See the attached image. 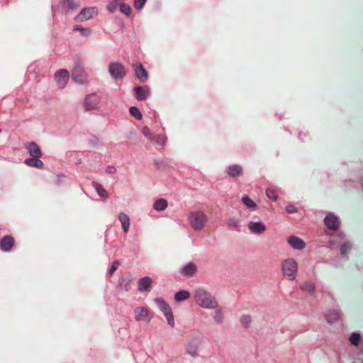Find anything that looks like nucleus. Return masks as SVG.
<instances>
[{
	"instance_id": "f257e3e1",
	"label": "nucleus",
	"mask_w": 363,
	"mask_h": 363,
	"mask_svg": "<svg viewBox=\"0 0 363 363\" xmlns=\"http://www.w3.org/2000/svg\"><path fill=\"white\" fill-rule=\"evenodd\" d=\"M194 301L200 307L206 309L217 308L218 302L207 290L202 287L196 288L193 292Z\"/></svg>"
},
{
	"instance_id": "f03ea898",
	"label": "nucleus",
	"mask_w": 363,
	"mask_h": 363,
	"mask_svg": "<svg viewBox=\"0 0 363 363\" xmlns=\"http://www.w3.org/2000/svg\"><path fill=\"white\" fill-rule=\"evenodd\" d=\"M281 272L287 280L294 281L298 270V264L294 258H288L281 262Z\"/></svg>"
},
{
	"instance_id": "7ed1b4c3",
	"label": "nucleus",
	"mask_w": 363,
	"mask_h": 363,
	"mask_svg": "<svg viewBox=\"0 0 363 363\" xmlns=\"http://www.w3.org/2000/svg\"><path fill=\"white\" fill-rule=\"evenodd\" d=\"M208 220L207 216L203 211H191L189 213L190 227L194 230H201Z\"/></svg>"
},
{
	"instance_id": "20e7f679",
	"label": "nucleus",
	"mask_w": 363,
	"mask_h": 363,
	"mask_svg": "<svg viewBox=\"0 0 363 363\" xmlns=\"http://www.w3.org/2000/svg\"><path fill=\"white\" fill-rule=\"evenodd\" d=\"M155 302L156 303L159 309L163 312V315L166 318L168 325L172 328H174V317L170 306L167 303V302L163 298H155Z\"/></svg>"
},
{
	"instance_id": "39448f33",
	"label": "nucleus",
	"mask_w": 363,
	"mask_h": 363,
	"mask_svg": "<svg viewBox=\"0 0 363 363\" xmlns=\"http://www.w3.org/2000/svg\"><path fill=\"white\" fill-rule=\"evenodd\" d=\"M111 77L117 80L125 77L126 74L125 67L120 62H112L109 65Z\"/></svg>"
},
{
	"instance_id": "423d86ee",
	"label": "nucleus",
	"mask_w": 363,
	"mask_h": 363,
	"mask_svg": "<svg viewBox=\"0 0 363 363\" xmlns=\"http://www.w3.org/2000/svg\"><path fill=\"white\" fill-rule=\"evenodd\" d=\"M135 320L136 321H143L150 323L153 317V313L151 311L145 307H137L134 310Z\"/></svg>"
},
{
	"instance_id": "0eeeda50",
	"label": "nucleus",
	"mask_w": 363,
	"mask_h": 363,
	"mask_svg": "<svg viewBox=\"0 0 363 363\" xmlns=\"http://www.w3.org/2000/svg\"><path fill=\"white\" fill-rule=\"evenodd\" d=\"M201 343V339L195 336L189 340L187 342L186 350V352L192 357H196L199 355V350Z\"/></svg>"
},
{
	"instance_id": "6e6552de",
	"label": "nucleus",
	"mask_w": 363,
	"mask_h": 363,
	"mask_svg": "<svg viewBox=\"0 0 363 363\" xmlns=\"http://www.w3.org/2000/svg\"><path fill=\"white\" fill-rule=\"evenodd\" d=\"M100 97L95 94L87 95L84 100V108L86 111L95 110L99 108Z\"/></svg>"
},
{
	"instance_id": "1a4fd4ad",
	"label": "nucleus",
	"mask_w": 363,
	"mask_h": 363,
	"mask_svg": "<svg viewBox=\"0 0 363 363\" xmlns=\"http://www.w3.org/2000/svg\"><path fill=\"white\" fill-rule=\"evenodd\" d=\"M69 79V72L65 69H61L55 72V79L60 89H62Z\"/></svg>"
},
{
	"instance_id": "9d476101",
	"label": "nucleus",
	"mask_w": 363,
	"mask_h": 363,
	"mask_svg": "<svg viewBox=\"0 0 363 363\" xmlns=\"http://www.w3.org/2000/svg\"><path fill=\"white\" fill-rule=\"evenodd\" d=\"M97 13V9L94 7L85 8L80 11V13L76 16L75 19L81 22L86 21L96 15Z\"/></svg>"
},
{
	"instance_id": "9b49d317",
	"label": "nucleus",
	"mask_w": 363,
	"mask_h": 363,
	"mask_svg": "<svg viewBox=\"0 0 363 363\" xmlns=\"http://www.w3.org/2000/svg\"><path fill=\"white\" fill-rule=\"evenodd\" d=\"M152 286V280L150 277L145 276L138 281V290L140 293L150 291Z\"/></svg>"
},
{
	"instance_id": "f8f14e48",
	"label": "nucleus",
	"mask_w": 363,
	"mask_h": 363,
	"mask_svg": "<svg viewBox=\"0 0 363 363\" xmlns=\"http://www.w3.org/2000/svg\"><path fill=\"white\" fill-rule=\"evenodd\" d=\"M248 228L250 232L254 234H261L267 230L264 223L262 221H250L248 225Z\"/></svg>"
},
{
	"instance_id": "ddd939ff",
	"label": "nucleus",
	"mask_w": 363,
	"mask_h": 363,
	"mask_svg": "<svg viewBox=\"0 0 363 363\" xmlns=\"http://www.w3.org/2000/svg\"><path fill=\"white\" fill-rule=\"evenodd\" d=\"M15 244L13 237L5 235L0 241V247L3 252H9Z\"/></svg>"
},
{
	"instance_id": "4468645a",
	"label": "nucleus",
	"mask_w": 363,
	"mask_h": 363,
	"mask_svg": "<svg viewBox=\"0 0 363 363\" xmlns=\"http://www.w3.org/2000/svg\"><path fill=\"white\" fill-rule=\"evenodd\" d=\"M197 271V267L193 262H189L184 266L180 271V274L184 277H193Z\"/></svg>"
},
{
	"instance_id": "2eb2a0df",
	"label": "nucleus",
	"mask_w": 363,
	"mask_h": 363,
	"mask_svg": "<svg viewBox=\"0 0 363 363\" xmlns=\"http://www.w3.org/2000/svg\"><path fill=\"white\" fill-rule=\"evenodd\" d=\"M325 225L329 229L335 230L337 229L339 225V221L336 216L333 214L328 215L324 219Z\"/></svg>"
},
{
	"instance_id": "dca6fc26",
	"label": "nucleus",
	"mask_w": 363,
	"mask_h": 363,
	"mask_svg": "<svg viewBox=\"0 0 363 363\" xmlns=\"http://www.w3.org/2000/svg\"><path fill=\"white\" fill-rule=\"evenodd\" d=\"M288 243L295 249L301 250L306 247V243L304 241L298 237H295V235H291L288 240Z\"/></svg>"
},
{
	"instance_id": "f3484780",
	"label": "nucleus",
	"mask_w": 363,
	"mask_h": 363,
	"mask_svg": "<svg viewBox=\"0 0 363 363\" xmlns=\"http://www.w3.org/2000/svg\"><path fill=\"white\" fill-rule=\"evenodd\" d=\"M72 79L77 83L84 84L86 80V76L81 68H75L72 72Z\"/></svg>"
},
{
	"instance_id": "a211bd4d",
	"label": "nucleus",
	"mask_w": 363,
	"mask_h": 363,
	"mask_svg": "<svg viewBox=\"0 0 363 363\" xmlns=\"http://www.w3.org/2000/svg\"><path fill=\"white\" fill-rule=\"evenodd\" d=\"M135 71L138 79L142 82L147 81L148 78L147 72L145 69L141 64H139L138 66H136Z\"/></svg>"
},
{
	"instance_id": "6ab92c4d",
	"label": "nucleus",
	"mask_w": 363,
	"mask_h": 363,
	"mask_svg": "<svg viewBox=\"0 0 363 363\" xmlns=\"http://www.w3.org/2000/svg\"><path fill=\"white\" fill-rule=\"evenodd\" d=\"M135 91V97L138 100L145 99L150 93V90L147 86H136Z\"/></svg>"
},
{
	"instance_id": "aec40b11",
	"label": "nucleus",
	"mask_w": 363,
	"mask_h": 363,
	"mask_svg": "<svg viewBox=\"0 0 363 363\" xmlns=\"http://www.w3.org/2000/svg\"><path fill=\"white\" fill-rule=\"evenodd\" d=\"M30 156L34 158H40L42 157V152L39 146L35 143H30L28 147Z\"/></svg>"
},
{
	"instance_id": "412c9836",
	"label": "nucleus",
	"mask_w": 363,
	"mask_h": 363,
	"mask_svg": "<svg viewBox=\"0 0 363 363\" xmlns=\"http://www.w3.org/2000/svg\"><path fill=\"white\" fill-rule=\"evenodd\" d=\"M227 172L230 177H238L242 176V169L241 165L233 164L228 167Z\"/></svg>"
},
{
	"instance_id": "4be33fe9",
	"label": "nucleus",
	"mask_w": 363,
	"mask_h": 363,
	"mask_svg": "<svg viewBox=\"0 0 363 363\" xmlns=\"http://www.w3.org/2000/svg\"><path fill=\"white\" fill-rule=\"evenodd\" d=\"M300 289L303 291H306L311 296H313L316 288L314 283L306 281L301 285Z\"/></svg>"
},
{
	"instance_id": "5701e85b",
	"label": "nucleus",
	"mask_w": 363,
	"mask_h": 363,
	"mask_svg": "<svg viewBox=\"0 0 363 363\" xmlns=\"http://www.w3.org/2000/svg\"><path fill=\"white\" fill-rule=\"evenodd\" d=\"M118 218L121 222L122 228L125 233L128 232L130 227V219L129 217L124 213H121L118 216Z\"/></svg>"
},
{
	"instance_id": "b1692460",
	"label": "nucleus",
	"mask_w": 363,
	"mask_h": 363,
	"mask_svg": "<svg viewBox=\"0 0 363 363\" xmlns=\"http://www.w3.org/2000/svg\"><path fill=\"white\" fill-rule=\"evenodd\" d=\"M191 297V294L188 290L179 291L174 296L175 301L177 302L183 301L189 299Z\"/></svg>"
},
{
	"instance_id": "393cba45",
	"label": "nucleus",
	"mask_w": 363,
	"mask_h": 363,
	"mask_svg": "<svg viewBox=\"0 0 363 363\" xmlns=\"http://www.w3.org/2000/svg\"><path fill=\"white\" fill-rule=\"evenodd\" d=\"M24 163L28 166L35 167H43L44 166V163L39 160V158H28L25 160Z\"/></svg>"
},
{
	"instance_id": "a878e982",
	"label": "nucleus",
	"mask_w": 363,
	"mask_h": 363,
	"mask_svg": "<svg viewBox=\"0 0 363 363\" xmlns=\"http://www.w3.org/2000/svg\"><path fill=\"white\" fill-rule=\"evenodd\" d=\"M340 317V314L337 311H329L325 314L326 320L328 323H333Z\"/></svg>"
},
{
	"instance_id": "bb28decb",
	"label": "nucleus",
	"mask_w": 363,
	"mask_h": 363,
	"mask_svg": "<svg viewBox=\"0 0 363 363\" xmlns=\"http://www.w3.org/2000/svg\"><path fill=\"white\" fill-rule=\"evenodd\" d=\"M92 185L96 189V191L98 192V194L101 198H108V191L104 189L100 184L96 183V182H93Z\"/></svg>"
},
{
	"instance_id": "cd10ccee",
	"label": "nucleus",
	"mask_w": 363,
	"mask_h": 363,
	"mask_svg": "<svg viewBox=\"0 0 363 363\" xmlns=\"http://www.w3.org/2000/svg\"><path fill=\"white\" fill-rule=\"evenodd\" d=\"M167 207V202L163 199L156 200L153 204V208L155 211H164Z\"/></svg>"
},
{
	"instance_id": "c85d7f7f",
	"label": "nucleus",
	"mask_w": 363,
	"mask_h": 363,
	"mask_svg": "<svg viewBox=\"0 0 363 363\" xmlns=\"http://www.w3.org/2000/svg\"><path fill=\"white\" fill-rule=\"evenodd\" d=\"M62 2L69 9H77L80 6V3L74 0H62Z\"/></svg>"
},
{
	"instance_id": "c756f323",
	"label": "nucleus",
	"mask_w": 363,
	"mask_h": 363,
	"mask_svg": "<svg viewBox=\"0 0 363 363\" xmlns=\"http://www.w3.org/2000/svg\"><path fill=\"white\" fill-rule=\"evenodd\" d=\"M151 140L155 141L157 145L164 146L166 143V138L163 135H152Z\"/></svg>"
},
{
	"instance_id": "7c9ffc66",
	"label": "nucleus",
	"mask_w": 363,
	"mask_h": 363,
	"mask_svg": "<svg viewBox=\"0 0 363 363\" xmlns=\"http://www.w3.org/2000/svg\"><path fill=\"white\" fill-rule=\"evenodd\" d=\"M241 201L242 203L246 206L247 208H256V203L254 201H252L250 198H249L247 196H243L241 198Z\"/></svg>"
},
{
	"instance_id": "2f4dec72",
	"label": "nucleus",
	"mask_w": 363,
	"mask_h": 363,
	"mask_svg": "<svg viewBox=\"0 0 363 363\" xmlns=\"http://www.w3.org/2000/svg\"><path fill=\"white\" fill-rule=\"evenodd\" d=\"M74 30H79L80 31V33L85 37H88L91 35V30L89 28H83L81 26H74L73 27Z\"/></svg>"
},
{
	"instance_id": "473e14b6",
	"label": "nucleus",
	"mask_w": 363,
	"mask_h": 363,
	"mask_svg": "<svg viewBox=\"0 0 363 363\" xmlns=\"http://www.w3.org/2000/svg\"><path fill=\"white\" fill-rule=\"evenodd\" d=\"M129 111L131 116L135 118L136 119L140 120L142 118V113L139 111L138 108L135 106H132L130 108Z\"/></svg>"
},
{
	"instance_id": "72a5a7b5",
	"label": "nucleus",
	"mask_w": 363,
	"mask_h": 363,
	"mask_svg": "<svg viewBox=\"0 0 363 363\" xmlns=\"http://www.w3.org/2000/svg\"><path fill=\"white\" fill-rule=\"evenodd\" d=\"M252 322V318L249 315H243L241 316V323L245 328H248Z\"/></svg>"
},
{
	"instance_id": "f704fd0d",
	"label": "nucleus",
	"mask_w": 363,
	"mask_h": 363,
	"mask_svg": "<svg viewBox=\"0 0 363 363\" xmlns=\"http://www.w3.org/2000/svg\"><path fill=\"white\" fill-rule=\"evenodd\" d=\"M266 194L268 199L274 201L277 200V194L275 190L272 189H267Z\"/></svg>"
},
{
	"instance_id": "c9c22d12",
	"label": "nucleus",
	"mask_w": 363,
	"mask_h": 363,
	"mask_svg": "<svg viewBox=\"0 0 363 363\" xmlns=\"http://www.w3.org/2000/svg\"><path fill=\"white\" fill-rule=\"evenodd\" d=\"M120 11L123 14L128 16L130 14L132 9H131L130 6H128V4H125L124 3H123L122 4L120 5Z\"/></svg>"
},
{
	"instance_id": "e433bc0d",
	"label": "nucleus",
	"mask_w": 363,
	"mask_h": 363,
	"mask_svg": "<svg viewBox=\"0 0 363 363\" xmlns=\"http://www.w3.org/2000/svg\"><path fill=\"white\" fill-rule=\"evenodd\" d=\"M214 320L216 323H222L223 320V313L220 310H217L215 311Z\"/></svg>"
},
{
	"instance_id": "4c0bfd02",
	"label": "nucleus",
	"mask_w": 363,
	"mask_h": 363,
	"mask_svg": "<svg viewBox=\"0 0 363 363\" xmlns=\"http://www.w3.org/2000/svg\"><path fill=\"white\" fill-rule=\"evenodd\" d=\"M359 340H360L359 333H353L350 337V342L354 345H357L359 343Z\"/></svg>"
},
{
	"instance_id": "58836bf2",
	"label": "nucleus",
	"mask_w": 363,
	"mask_h": 363,
	"mask_svg": "<svg viewBox=\"0 0 363 363\" xmlns=\"http://www.w3.org/2000/svg\"><path fill=\"white\" fill-rule=\"evenodd\" d=\"M350 249L351 245L348 243H345L340 247V252L342 255H347Z\"/></svg>"
},
{
	"instance_id": "ea45409f",
	"label": "nucleus",
	"mask_w": 363,
	"mask_h": 363,
	"mask_svg": "<svg viewBox=\"0 0 363 363\" xmlns=\"http://www.w3.org/2000/svg\"><path fill=\"white\" fill-rule=\"evenodd\" d=\"M147 0H135L134 6L138 10H141L145 4Z\"/></svg>"
},
{
	"instance_id": "a19ab883",
	"label": "nucleus",
	"mask_w": 363,
	"mask_h": 363,
	"mask_svg": "<svg viewBox=\"0 0 363 363\" xmlns=\"http://www.w3.org/2000/svg\"><path fill=\"white\" fill-rule=\"evenodd\" d=\"M120 264H121V262L119 260H115L112 263V267H111V269L109 270V274L113 275Z\"/></svg>"
},
{
	"instance_id": "79ce46f5",
	"label": "nucleus",
	"mask_w": 363,
	"mask_h": 363,
	"mask_svg": "<svg viewBox=\"0 0 363 363\" xmlns=\"http://www.w3.org/2000/svg\"><path fill=\"white\" fill-rule=\"evenodd\" d=\"M142 133L145 135V137L150 139L152 137V135L151 134V130L147 126H144L142 129Z\"/></svg>"
},
{
	"instance_id": "37998d69",
	"label": "nucleus",
	"mask_w": 363,
	"mask_h": 363,
	"mask_svg": "<svg viewBox=\"0 0 363 363\" xmlns=\"http://www.w3.org/2000/svg\"><path fill=\"white\" fill-rule=\"evenodd\" d=\"M286 211L289 213H294L296 212V208L294 205H289L286 206Z\"/></svg>"
},
{
	"instance_id": "c03bdc74",
	"label": "nucleus",
	"mask_w": 363,
	"mask_h": 363,
	"mask_svg": "<svg viewBox=\"0 0 363 363\" xmlns=\"http://www.w3.org/2000/svg\"><path fill=\"white\" fill-rule=\"evenodd\" d=\"M228 224L229 226L232 227H237L238 226V222L233 218L228 219Z\"/></svg>"
},
{
	"instance_id": "a18cd8bd",
	"label": "nucleus",
	"mask_w": 363,
	"mask_h": 363,
	"mask_svg": "<svg viewBox=\"0 0 363 363\" xmlns=\"http://www.w3.org/2000/svg\"><path fill=\"white\" fill-rule=\"evenodd\" d=\"M116 172V169L113 166H108L106 169V172L108 174H114Z\"/></svg>"
}]
</instances>
